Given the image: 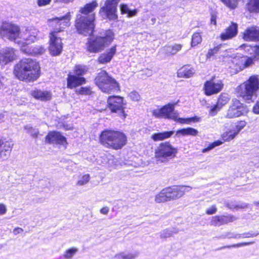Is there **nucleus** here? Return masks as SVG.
I'll return each mask as SVG.
<instances>
[{
  "mask_svg": "<svg viewBox=\"0 0 259 259\" xmlns=\"http://www.w3.org/2000/svg\"><path fill=\"white\" fill-rule=\"evenodd\" d=\"M98 6L96 1H92L80 8L74 21V27L79 34L87 36L94 33L96 15L94 11Z\"/></svg>",
  "mask_w": 259,
  "mask_h": 259,
  "instance_id": "obj_1",
  "label": "nucleus"
},
{
  "mask_svg": "<svg viewBox=\"0 0 259 259\" xmlns=\"http://www.w3.org/2000/svg\"><path fill=\"white\" fill-rule=\"evenodd\" d=\"M13 73L16 78L26 82H34L41 74V68L38 62L29 58L20 60L14 66Z\"/></svg>",
  "mask_w": 259,
  "mask_h": 259,
  "instance_id": "obj_2",
  "label": "nucleus"
},
{
  "mask_svg": "<svg viewBox=\"0 0 259 259\" xmlns=\"http://www.w3.org/2000/svg\"><path fill=\"white\" fill-rule=\"evenodd\" d=\"M99 143L106 148L114 150L122 149L127 143V137L122 131L105 128L99 135Z\"/></svg>",
  "mask_w": 259,
  "mask_h": 259,
  "instance_id": "obj_3",
  "label": "nucleus"
},
{
  "mask_svg": "<svg viewBox=\"0 0 259 259\" xmlns=\"http://www.w3.org/2000/svg\"><path fill=\"white\" fill-rule=\"evenodd\" d=\"M0 36L23 46L32 41L29 30L21 32L18 25L7 21L3 22L0 26Z\"/></svg>",
  "mask_w": 259,
  "mask_h": 259,
  "instance_id": "obj_4",
  "label": "nucleus"
},
{
  "mask_svg": "<svg viewBox=\"0 0 259 259\" xmlns=\"http://www.w3.org/2000/svg\"><path fill=\"white\" fill-rule=\"evenodd\" d=\"M114 39V33L110 29L105 30L103 35H93L89 37L85 43V50L89 53L97 54L102 51Z\"/></svg>",
  "mask_w": 259,
  "mask_h": 259,
  "instance_id": "obj_5",
  "label": "nucleus"
},
{
  "mask_svg": "<svg viewBox=\"0 0 259 259\" xmlns=\"http://www.w3.org/2000/svg\"><path fill=\"white\" fill-rule=\"evenodd\" d=\"M94 83L102 92L111 94L120 92L119 82L105 70L101 69L94 79Z\"/></svg>",
  "mask_w": 259,
  "mask_h": 259,
  "instance_id": "obj_6",
  "label": "nucleus"
},
{
  "mask_svg": "<svg viewBox=\"0 0 259 259\" xmlns=\"http://www.w3.org/2000/svg\"><path fill=\"white\" fill-rule=\"evenodd\" d=\"M192 189V187L186 185H172L166 187L155 195V201L160 203L176 200L183 197Z\"/></svg>",
  "mask_w": 259,
  "mask_h": 259,
  "instance_id": "obj_7",
  "label": "nucleus"
},
{
  "mask_svg": "<svg viewBox=\"0 0 259 259\" xmlns=\"http://www.w3.org/2000/svg\"><path fill=\"white\" fill-rule=\"evenodd\" d=\"M259 90V79L257 75H253L247 80L241 83L236 89L237 96L245 101H252L253 96Z\"/></svg>",
  "mask_w": 259,
  "mask_h": 259,
  "instance_id": "obj_8",
  "label": "nucleus"
},
{
  "mask_svg": "<svg viewBox=\"0 0 259 259\" xmlns=\"http://www.w3.org/2000/svg\"><path fill=\"white\" fill-rule=\"evenodd\" d=\"M71 17L70 13L67 12L63 16L49 19L47 23L50 31L48 35H59L60 33L64 32L70 25Z\"/></svg>",
  "mask_w": 259,
  "mask_h": 259,
  "instance_id": "obj_9",
  "label": "nucleus"
},
{
  "mask_svg": "<svg viewBox=\"0 0 259 259\" xmlns=\"http://www.w3.org/2000/svg\"><path fill=\"white\" fill-rule=\"evenodd\" d=\"M178 150L169 142L161 143L155 150L154 157L157 163L167 162L176 156Z\"/></svg>",
  "mask_w": 259,
  "mask_h": 259,
  "instance_id": "obj_10",
  "label": "nucleus"
},
{
  "mask_svg": "<svg viewBox=\"0 0 259 259\" xmlns=\"http://www.w3.org/2000/svg\"><path fill=\"white\" fill-rule=\"evenodd\" d=\"M107 106L112 113H118L119 116L124 120L126 117L125 113L124 98L119 96H109L107 99Z\"/></svg>",
  "mask_w": 259,
  "mask_h": 259,
  "instance_id": "obj_11",
  "label": "nucleus"
},
{
  "mask_svg": "<svg viewBox=\"0 0 259 259\" xmlns=\"http://www.w3.org/2000/svg\"><path fill=\"white\" fill-rule=\"evenodd\" d=\"M120 0H106L104 5L99 10V14L105 16L109 20L115 21L118 19L117 5Z\"/></svg>",
  "mask_w": 259,
  "mask_h": 259,
  "instance_id": "obj_12",
  "label": "nucleus"
},
{
  "mask_svg": "<svg viewBox=\"0 0 259 259\" xmlns=\"http://www.w3.org/2000/svg\"><path fill=\"white\" fill-rule=\"evenodd\" d=\"M224 83L222 79H217L215 75L205 81L203 84V91L206 96L215 95L222 91Z\"/></svg>",
  "mask_w": 259,
  "mask_h": 259,
  "instance_id": "obj_13",
  "label": "nucleus"
},
{
  "mask_svg": "<svg viewBox=\"0 0 259 259\" xmlns=\"http://www.w3.org/2000/svg\"><path fill=\"white\" fill-rule=\"evenodd\" d=\"M248 111L246 106L241 103L239 100L234 99L229 106L225 117L228 119L238 117L246 114Z\"/></svg>",
  "mask_w": 259,
  "mask_h": 259,
  "instance_id": "obj_14",
  "label": "nucleus"
},
{
  "mask_svg": "<svg viewBox=\"0 0 259 259\" xmlns=\"http://www.w3.org/2000/svg\"><path fill=\"white\" fill-rule=\"evenodd\" d=\"M48 51L52 56L60 55L63 51V43L59 35H48Z\"/></svg>",
  "mask_w": 259,
  "mask_h": 259,
  "instance_id": "obj_15",
  "label": "nucleus"
},
{
  "mask_svg": "<svg viewBox=\"0 0 259 259\" xmlns=\"http://www.w3.org/2000/svg\"><path fill=\"white\" fill-rule=\"evenodd\" d=\"M174 104L168 103L162 106L158 110H154L153 115L157 118H164L165 119H172L178 121V115L174 113Z\"/></svg>",
  "mask_w": 259,
  "mask_h": 259,
  "instance_id": "obj_16",
  "label": "nucleus"
},
{
  "mask_svg": "<svg viewBox=\"0 0 259 259\" xmlns=\"http://www.w3.org/2000/svg\"><path fill=\"white\" fill-rule=\"evenodd\" d=\"M45 141L48 144L62 145L65 148L68 144L66 138L57 131L49 132L45 138Z\"/></svg>",
  "mask_w": 259,
  "mask_h": 259,
  "instance_id": "obj_17",
  "label": "nucleus"
},
{
  "mask_svg": "<svg viewBox=\"0 0 259 259\" xmlns=\"http://www.w3.org/2000/svg\"><path fill=\"white\" fill-rule=\"evenodd\" d=\"M12 142L6 138L0 139V159L6 160L11 155L13 149Z\"/></svg>",
  "mask_w": 259,
  "mask_h": 259,
  "instance_id": "obj_18",
  "label": "nucleus"
},
{
  "mask_svg": "<svg viewBox=\"0 0 259 259\" xmlns=\"http://www.w3.org/2000/svg\"><path fill=\"white\" fill-rule=\"evenodd\" d=\"M232 62L237 72L242 71L252 65L251 59L244 55L235 56L232 58Z\"/></svg>",
  "mask_w": 259,
  "mask_h": 259,
  "instance_id": "obj_19",
  "label": "nucleus"
},
{
  "mask_svg": "<svg viewBox=\"0 0 259 259\" xmlns=\"http://www.w3.org/2000/svg\"><path fill=\"white\" fill-rule=\"evenodd\" d=\"M238 24L235 22H231L230 24L220 34V39L225 41L235 37L238 34Z\"/></svg>",
  "mask_w": 259,
  "mask_h": 259,
  "instance_id": "obj_20",
  "label": "nucleus"
},
{
  "mask_svg": "<svg viewBox=\"0 0 259 259\" xmlns=\"http://www.w3.org/2000/svg\"><path fill=\"white\" fill-rule=\"evenodd\" d=\"M67 88L69 89H73L84 84L87 82V79L84 77H80L69 73L66 78Z\"/></svg>",
  "mask_w": 259,
  "mask_h": 259,
  "instance_id": "obj_21",
  "label": "nucleus"
},
{
  "mask_svg": "<svg viewBox=\"0 0 259 259\" xmlns=\"http://www.w3.org/2000/svg\"><path fill=\"white\" fill-rule=\"evenodd\" d=\"M242 37L246 41H259V27L253 25L247 27L242 33Z\"/></svg>",
  "mask_w": 259,
  "mask_h": 259,
  "instance_id": "obj_22",
  "label": "nucleus"
},
{
  "mask_svg": "<svg viewBox=\"0 0 259 259\" xmlns=\"http://www.w3.org/2000/svg\"><path fill=\"white\" fill-rule=\"evenodd\" d=\"M235 220L236 218L232 214L216 215L211 218L210 224L213 226H220L233 222Z\"/></svg>",
  "mask_w": 259,
  "mask_h": 259,
  "instance_id": "obj_23",
  "label": "nucleus"
},
{
  "mask_svg": "<svg viewBox=\"0 0 259 259\" xmlns=\"http://www.w3.org/2000/svg\"><path fill=\"white\" fill-rule=\"evenodd\" d=\"M116 53V45L112 46L106 52L101 54L98 59L97 62L99 64H105L109 63Z\"/></svg>",
  "mask_w": 259,
  "mask_h": 259,
  "instance_id": "obj_24",
  "label": "nucleus"
},
{
  "mask_svg": "<svg viewBox=\"0 0 259 259\" xmlns=\"http://www.w3.org/2000/svg\"><path fill=\"white\" fill-rule=\"evenodd\" d=\"M241 48H243L244 51L250 57H247V58H250L252 61V64L254 61L259 59V45H247L243 44L241 45Z\"/></svg>",
  "mask_w": 259,
  "mask_h": 259,
  "instance_id": "obj_25",
  "label": "nucleus"
},
{
  "mask_svg": "<svg viewBox=\"0 0 259 259\" xmlns=\"http://www.w3.org/2000/svg\"><path fill=\"white\" fill-rule=\"evenodd\" d=\"M195 73L194 68L190 64L182 66L177 71V76L179 78H188L191 77Z\"/></svg>",
  "mask_w": 259,
  "mask_h": 259,
  "instance_id": "obj_26",
  "label": "nucleus"
},
{
  "mask_svg": "<svg viewBox=\"0 0 259 259\" xmlns=\"http://www.w3.org/2000/svg\"><path fill=\"white\" fill-rule=\"evenodd\" d=\"M16 59L15 50L13 48H8L3 52L0 53V63L6 64Z\"/></svg>",
  "mask_w": 259,
  "mask_h": 259,
  "instance_id": "obj_27",
  "label": "nucleus"
},
{
  "mask_svg": "<svg viewBox=\"0 0 259 259\" xmlns=\"http://www.w3.org/2000/svg\"><path fill=\"white\" fill-rule=\"evenodd\" d=\"M30 94L36 100L42 101L50 100L52 98V94L50 91H48L35 89L31 91Z\"/></svg>",
  "mask_w": 259,
  "mask_h": 259,
  "instance_id": "obj_28",
  "label": "nucleus"
},
{
  "mask_svg": "<svg viewBox=\"0 0 259 259\" xmlns=\"http://www.w3.org/2000/svg\"><path fill=\"white\" fill-rule=\"evenodd\" d=\"M246 10L250 13H259V0H248Z\"/></svg>",
  "mask_w": 259,
  "mask_h": 259,
  "instance_id": "obj_29",
  "label": "nucleus"
},
{
  "mask_svg": "<svg viewBox=\"0 0 259 259\" xmlns=\"http://www.w3.org/2000/svg\"><path fill=\"white\" fill-rule=\"evenodd\" d=\"M88 71L89 68L87 65L76 64L73 68V74L80 77H83V75L86 74Z\"/></svg>",
  "mask_w": 259,
  "mask_h": 259,
  "instance_id": "obj_30",
  "label": "nucleus"
},
{
  "mask_svg": "<svg viewBox=\"0 0 259 259\" xmlns=\"http://www.w3.org/2000/svg\"><path fill=\"white\" fill-rule=\"evenodd\" d=\"M173 133V131H167L162 133H154L152 135L151 138L154 141H162L164 139L170 138Z\"/></svg>",
  "mask_w": 259,
  "mask_h": 259,
  "instance_id": "obj_31",
  "label": "nucleus"
},
{
  "mask_svg": "<svg viewBox=\"0 0 259 259\" xmlns=\"http://www.w3.org/2000/svg\"><path fill=\"white\" fill-rule=\"evenodd\" d=\"M177 134H180L183 136H196L198 135V132L197 130L188 127L186 128H183L179 129L176 131Z\"/></svg>",
  "mask_w": 259,
  "mask_h": 259,
  "instance_id": "obj_32",
  "label": "nucleus"
},
{
  "mask_svg": "<svg viewBox=\"0 0 259 259\" xmlns=\"http://www.w3.org/2000/svg\"><path fill=\"white\" fill-rule=\"evenodd\" d=\"M202 41V37L201 36V32L196 31L194 32L191 38V47L194 48L200 45Z\"/></svg>",
  "mask_w": 259,
  "mask_h": 259,
  "instance_id": "obj_33",
  "label": "nucleus"
},
{
  "mask_svg": "<svg viewBox=\"0 0 259 259\" xmlns=\"http://www.w3.org/2000/svg\"><path fill=\"white\" fill-rule=\"evenodd\" d=\"M120 12L122 15L127 14L128 17H132L135 16L137 13V9H133L131 10L129 9L128 6L126 4H122L120 6Z\"/></svg>",
  "mask_w": 259,
  "mask_h": 259,
  "instance_id": "obj_34",
  "label": "nucleus"
},
{
  "mask_svg": "<svg viewBox=\"0 0 259 259\" xmlns=\"http://www.w3.org/2000/svg\"><path fill=\"white\" fill-rule=\"evenodd\" d=\"M238 135L232 129L226 131L221 135V139L225 142H229L233 140Z\"/></svg>",
  "mask_w": 259,
  "mask_h": 259,
  "instance_id": "obj_35",
  "label": "nucleus"
},
{
  "mask_svg": "<svg viewBox=\"0 0 259 259\" xmlns=\"http://www.w3.org/2000/svg\"><path fill=\"white\" fill-rule=\"evenodd\" d=\"M200 120V118L197 116H194L188 118H181L179 117L178 119V122L182 124H190L192 122H197Z\"/></svg>",
  "mask_w": 259,
  "mask_h": 259,
  "instance_id": "obj_36",
  "label": "nucleus"
},
{
  "mask_svg": "<svg viewBox=\"0 0 259 259\" xmlns=\"http://www.w3.org/2000/svg\"><path fill=\"white\" fill-rule=\"evenodd\" d=\"M75 93L77 95L85 96L91 95L93 94L92 88L89 86L81 87L78 90H76Z\"/></svg>",
  "mask_w": 259,
  "mask_h": 259,
  "instance_id": "obj_37",
  "label": "nucleus"
},
{
  "mask_svg": "<svg viewBox=\"0 0 259 259\" xmlns=\"http://www.w3.org/2000/svg\"><path fill=\"white\" fill-rule=\"evenodd\" d=\"M229 101V98L225 94H221L219 95L217 103L221 108L227 104Z\"/></svg>",
  "mask_w": 259,
  "mask_h": 259,
  "instance_id": "obj_38",
  "label": "nucleus"
},
{
  "mask_svg": "<svg viewBox=\"0 0 259 259\" xmlns=\"http://www.w3.org/2000/svg\"><path fill=\"white\" fill-rule=\"evenodd\" d=\"M222 45L220 44V45H218V46L213 47L212 49H209L208 50V52L206 55V58H210L211 57L213 56L214 55L217 54L219 52V51L220 49H221V48L222 47Z\"/></svg>",
  "mask_w": 259,
  "mask_h": 259,
  "instance_id": "obj_39",
  "label": "nucleus"
},
{
  "mask_svg": "<svg viewBox=\"0 0 259 259\" xmlns=\"http://www.w3.org/2000/svg\"><path fill=\"white\" fill-rule=\"evenodd\" d=\"M246 125V122L244 120H240L237 122L235 127L233 130L238 135L240 131Z\"/></svg>",
  "mask_w": 259,
  "mask_h": 259,
  "instance_id": "obj_40",
  "label": "nucleus"
},
{
  "mask_svg": "<svg viewBox=\"0 0 259 259\" xmlns=\"http://www.w3.org/2000/svg\"><path fill=\"white\" fill-rule=\"evenodd\" d=\"M90 176L89 174L83 175L81 179L77 182V185H83L86 184L90 180Z\"/></svg>",
  "mask_w": 259,
  "mask_h": 259,
  "instance_id": "obj_41",
  "label": "nucleus"
},
{
  "mask_svg": "<svg viewBox=\"0 0 259 259\" xmlns=\"http://www.w3.org/2000/svg\"><path fill=\"white\" fill-rule=\"evenodd\" d=\"M119 259H134L136 255L134 254H125L123 253H120L116 255Z\"/></svg>",
  "mask_w": 259,
  "mask_h": 259,
  "instance_id": "obj_42",
  "label": "nucleus"
},
{
  "mask_svg": "<svg viewBox=\"0 0 259 259\" xmlns=\"http://www.w3.org/2000/svg\"><path fill=\"white\" fill-rule=\"evenodd\" d=\"M77 251V249L74 248H71L65 252L64 256L66 258H71Z\"/></svg>",
  "mask_w": 259,
  "mask_h": 259,
  "instance_id": "obj_43",
  "label": "nucleus"
},
{
  "mask_svg": "<svg viewBox=\"0 0 259 259\" xmlns=\"http://www.w3.org/2000/svg\"><path fill=\"white\" fill-rule=\"evenodd\" d=\"M58 124H60L59 127L62 128L65 131H70L73 129L72 124H68L66 122L60 121L58 122Z\"/></svg>",
  "mask_w": 259,
  "mask_h": 259,
  "instance_id": "obj_44",
  "label": "nucleus"
},
{
  "mask_svg": "<svg viewBox=\"0 0 259 259\" xmlns=\"http://www.w3.org/2000/svg\"><path fill=\"white\" fill-rule=\"evenodd\" d=\"M183 45L181 44H175L171 47L170 52L172 54H175L181 50Z\"/></svg>",
  "mask_w": 259,
  "mask_h": 259,
  "instance_id": "obj_45",
  "label": "nucleus"
},
{
  "mask_svg": "<svg viewBox=\"0 0 259 259\" xmlns=\"http://www.w3.org/2000/svg\"><path fill=\"white\" fill-rule=\"evenodd\" d=\"M253 243H254V242H253V241H251V242H244L239 243H237V244H233V245H232L231 246H228V248H230V247H241V246H246V245H251V244H252Z\"/></svg>",
  "mask_w": 259,
  "mask_h": 259,
  "instance_id": "obj_46",
  "label": "nucleus"
},
{
  "mask_svg": "<svg viewBox=\"0 0 259 259\" xmlns=\"http://www.w3.org/2000/svg\"><path fill=\"white\" fill-rule=\"evenodd\" d=\"M46 51V49L44 47L37 46L35 47L34 49V53L36 54L41 55L44 54Z\"/></svg>",
  "mask_w": 259,
  "mask_h": 259,
  "instance_id": "obj_47",
  "label": "nucleus"
},
{
  "mask_svg": "<svg viewBox=\"0 0 259 259\" xmlns=\"http://www.w3.org/2000/svg\"><path fill=\"white\" fill-rule=\"evenodd\" d=\"M217 211V208L215 205H213L210 208L206 210V213L208 215L214 214Z\"/></svg>",
  "mask_w": 259,
  "mask_h": 259,
  "instance_id": "obj_48",
  "label": "nucleus"
},
{
  "mask_svg": "<svg viewBox=\"0 0 259 259\" xmlns=\"http://www.w3.org/2000/svg\"><path fill=\"white\" fill-rule=\"evenodd\" d=\"M221 109V107L218 105V104L216 103V104L213 105L211 108L210 110V113L211 115H214L215 114L220 110Z\"/></svg>",
  "mask_w": 259,
  "mask_h": 259,
  "instance_id": "obj_49",
  "label": "nucleus"
},
{
  "mask_svg": "<svg viewBox=\"0 0 259 259\" xmlns=\"http://www.w3.org/2000/svg\"><path fill=\"white\" fill-rule=\"evenodd\" d=\"M52 0H37V4L39 7L46 6L49 5Z\"/></svg>",
  "mask_w": 259,
  "mask_h": 259,
  "instance_id": "obj_50",
  "label": "nucleus"
},
{
  "mask_svg": "<svg viewBox=\"0 0 259 259\" xmlns=\"http://www.w3.org/2000/svg\"><path fill=\"white\" fill-rule=\"evenodd\" d=\"M210 23L211 24H212L213 25H217V16L215 13H212L211 14L210 16Z\"/></svg>",
  "mask_w": 259,
  "mask_h": 259,
  "instance_id": "obj_51",
  "label": "nucleus"
},
{
  "mask_svg": "<svg viewBox=\"0 0 259 259\" xmlns=\"http://www.w3.org/2000/svg\"><path fill=\"white\" fill-rule=\"evenodd\" d=\"M252 111L255 114H259V98L253 106Z\"/></svg>",
  "mask_w": 259,
  "mask_h": 259,
  "instance_id": "obj_52",
  "label": "nucleus"
},
{
  "mask_svg": "<svg viewBox=\"0 0 259 259\" xmlns=\"http://www.w3.org/2000/svg\"><path fill=\"white\" fill-rule=\"evenodd\" d=\"M39 135V132L37 130L33 129L30 133V136L33 138L36 139Z\"/></svg>",
  "mask_w": 259,
  "mask_h": 259,
  "instance_id": "obj_53",
  "label": "nucleus"
},
{
  "mask_svg": "<svg viewBox=\"0 0 259 259\" xmlns=\"http://www.w3.org/2000/svg\"><path fill=\"white\" fill-rule=\"evenodd\" d=\"M7 212L6 205L3 203H0V215L4 214Z\"/></svg>",
  "mask_w": 259,
  "mask_h": 259,
  "instance_id": "obj_54",
  "label": "nucleus"
},
{
  "mask_svg": "<svg viewBox=\"0 0 259 259\" xmlns=\"http://www.w3.org/2000/svg\"><path fill=\"white\" fill-rule=\"evenodd\" d=\"M258 233L246 232L243 234L244 237L245 238H253L256 236Z\"/></svg>",
  "mask_w": 259,
  "mask_h": 259,
  "instance_id": "obj_55",
  "label": "nucleus"
},
{
  "mask_svg": "<svg viewBox=\"0 0 259 259\" xmlns=\"http://www.w3.org/2000/svg\"><path fill=\"white\" fill-rule=\"evenodd\" d=\"M130 97L133 100H138L140 97V95L136 92H132L130 94Z\"/></svg>",
  "mask_w": 259,
  "mask_h": 259,
  "instance_id": "obj_56",
  "label": "nucleus"
},
{
  "mask_svg": "<svg viewBox=\"0 0 259 259\" xmlns=\"http://www.w3.org/2000/svg\"><path fill=\"white\" fill-rule=\"evenodd\" d=\"M214 148V145H212V143H210L206 148H205L202 150V153L207 152Z\"/></svg>",
  "mask_w": 259,
  "mask_h": 259,
  "instance_id": "obj_57",
  "label": "nucleus"
},
{
  "mask_svg": "<svg viewBox=\"0 0 259 259\" xmlns=\"http://www.w3.org/2000/svg\"><path fill=\"white\" fill-rule=\"evenodd\" d=\"M23 229H22L21 228L17 227V228H15L13 230V232L14 234L17 235L18 234L23 232Z\"/></svg>",
  "mask_w": 259,
  "mask_h": 259,
  "instance_id": "obj_58",
  "label": "nucleus"
},
{
  "mask_svg": "<svg viewBox=\"0 0 259 259\" xmlns=\"http://www.w3.org/2000/svg\"><path fill=\"white\" fill-rule=\"evenodd\" d=\"M100 212L104 214H106L109 211V208L107 206L103 207L101 208L100 210Z\"/></svg>",
  "mask_w": 259,
  "mask_h": 259,
  "instance_id": "obj_59",
  "label": "nucleus"
},
{
  "mask_svg": "<svg viewBox=\"0 0 259 259\" xmlns=\"http://www.w3.org/2000/svg\"><path fill=\"white\" fill-rule=\"evenodd\" d=\"M225 141L223 140H217L212 143V145H214V147L219 146L224 143Z\"/></svg>",
  "mask_w": 259,
  "mask_h": 259,
  "instance_id": "obj_60",
  "label": "nucleus"
},
{
  "mask_svg": "<svg viewBox=\"0 0 259 259\" xmlns=\"http://www.w3.org/2000/svg\"><path fill=\"white\" fill-rule=\"evenodd\" d=\"M248 206V204H244L243 205H236L235 206V208H241V209H243V208H246Z\"/></svg>",
  "mask_w": 259,
  "mask_h": 259,
  "instance_id": "obj_61",
  "label": "nucleus"
},
{
  "mask_svg": "<svg viewBox=\"0 0 259 259\" xmlns=\"http://www.w3.org/2000/svg\"><path fill=\"white\" fill-rule=\"evenodd\" d=\"M70 1V0H56L57 2H61L64 3H68Z\"/></svg>",
  "mask_w": 259,
  "mask_h": 259,
  "instance_id": "obj_62",
  "label": "nucleus"
}]
</instances>
